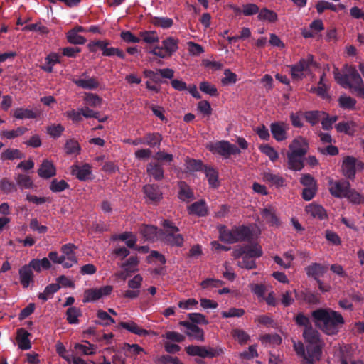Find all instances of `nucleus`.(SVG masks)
<instances>
[{"label": "nucleus", "mask_w": 364, "mask_h": 364, "mask_svg": "<svg viewBox=\"0 0 364 364\" xmlns=\"http://www.w3.org/2000/svg\"><path fill=\"white\" fill-rule=\"evenodd\" d=\"M75 175L82 181L90 178L91 174V167L88 164H85L80 167H77L74 170Z\"/></svg>", "instance_id": "c03bdc74"}, {"label": "nucleus", "mask_w": 364, "mask_h": 364, "mask_svg": "<svg viewBox=\"0 0 364 364\" xmlns=\"http://www.w3.org/2000/svg\"><path fill=\"white\" fill-rule=\"evenodd\" d=\"M245 256L251 258L259 257L262 255V251L261 247L258 245H245Z\"/></svg>", "instance_id": "49530a36"}, {"label": "nucleus", "mask_w": 364, "mask_h": 364, "mask_svg": "<svg viewBox=\"0 0 364 364\" xmlns=\"http://www.w3.org/2000/svg\"><path fill=\"white\" fill-rule=\"evenodd\" d=\"M289 148V152L304 156L308 151L309 144L304 138L299 136L294 139Z\"/></svg>", "instance_id": "ddd939ff"}, {"label": "nucleus", "mask_w": 364, "mask_h": 364, "mask_svg": "<svg viewBox=\"0 0 364 364\" xmlns=\"http://www.w3.org/2000/svg\"><path fill=\"white\" fill-rule=\"evenodd\" d=\"M357 159L350 156H346L342 163V173L344 176L353 179L356 173Z\"/></svg>", "instance_id": "f8f14e48"}, {"label": "nucleus", "mask_w": 364, "mask_h": 364, "mask_svg": "<svg viewBox=\"0 0 364 364\" xmlns=\"http://www.w3.org/2000/svg\"><path fill=\"white\" fill-rule=\"evenodd\" d=\"M355 123L353 121L341 122L336 125V129L338 132L353 135L355 133Z\"/></svg>", "instance_id": "2f4dec72"}, {"label": "nucleus", "mask_w": 364, "mask_h": 364, "mask_svg": "<svg viewBox=\"0 0 364 364\" xmlns=\"http://www.w3.org/2000/svg\"><path fill=\"white\" fill-rule=\"evenodd\" d=\"M188 210L190 214L196 215L200 217L205 216L208 213L206 203L203 200L193 203L188 207Z\"/></svg>", "instance_id": "a878e982"}, {"label": "nucleus", "mask_w": 364, "mask_h": 364, "mask_svg": "<svg viewBox=\"0 0 364 364\" xmlns=\"http://www.w3.org/2000/svg\"><path fill=\"white\" fill-rule=\"evenodd\" d=\"M144 192L146 198L151 202H156L161 198V192L159 187L155 185L144 186Z\"/></svg>", "instance_id": "393cba45"}, {"label": "nucleus", "mask_w": 364, "mask_h": 364, "mask_svg": "<svg viewBox=\"0 0 364 364\" xmlns=\"http://www.w3.org/2000/svg\"><path fill=\"white\" fill-rule=\"evenodd\" d=\"M27 131V128L21 127L15 130H2L0 132V136L7 139H13L23 135Z\"/></svg>", "instance_id": "4c0bfd02"}, {"label": "nucleus", "mask_w": 364, "mask_h": 364, "mask_svg": "<svg viewBox=\"0 0 364 364\" xmlns=\"http://www.w3.org/2000/svg\"><path fill=\"white\" fill-rule=\"evenodd\" d=\"M186 168L188 171H198L202 168V163L200 161L188 159L186 160Z\"/></svg>", "instance_id": "052dcab7"}, {"label": "nucleus", "mask_w": 364, "mask_h": 364, "mask_svg": "<svg viewBox=\"0 0 364 364\" xmlns=\"http://www.w3.org/2000/svg\"><path fill=\"white\" fill-rule=\"evenodd\" d=\"M109 43L105 41H97L90 42L87 47L90 52H96L97 48L102 51V54L105 56H113L114 48H108Z\"/></svg>", "instance_id": "4468645a"}, {"label": "nucleus", "mask_w": 364, "mask_h": 364, "mask_svg": "<svg viewBox=\"0 0 364 364\" xmlns=\"http://www.w3.org/2000/svg\"><path fill=\"white\" fill-rule=\"evenodd\" d=\"M245 314L242 309L231 308L228 311H223L221 315L223 318L241 317Z\"/></svg>", "instance_id": "69168bd1"}, {"label": "nucleus", "mask_w": 364, "mask_h": 364, "mask_svg": "<svg viewBox=\"0 0 364 364\" xmlns=\"http://www.w3.org/2000/svg\"><path fill=\"white\" fill-rule=\"evenodd\" d=\"M163 338L168 340L167 341H173L176 343L183 342L185 340V336L176 331H167L162 336Z\"/></svg>", "instance_id": "4d7b16f0"}, {"label": "nucleus", "mask_w": 364, "mask_h": 364, "mask_svg": "<svg viewBox=\"0 0 364 364\" xmlns=\"http://www.w3.org/2000/svg\"><path fill=\"white\" fill-rule=\"evenodd\" d=\"M56 173V169L53 164L48 161L44 160L38 170V174L43 178H49L54 176Z\"/></svg>", "instance_id": "6ab92c4d"}, {"label": "nucleus", "mask_w": 364, "mask_h": 364, "mask_svg": "<svg viewBox=\"0 0 364 364\" xmlns=\"http://www.w3.org/2000/svg\"><path fill=\"white\" fill-rule=\"evenodd\" d=\"M262 178L265 182L269 183L271 186H274L277 188L284 186L285 181L284 178L278 174L272 173L269 170L264 171L262 173Z\"/></svg>", "instance_id": "aec40b11"}, {"label": "nucleus", "mask_w": 364, "mask_h": 364, "mask_svg": "<svg viewBox=\"0 0 364 364\" xmlns=\"http://www.w3.org/2000/svg\"><path fill=\"white\" fill-rule=\"evenodd\" d=\"M314 65L313 55H308L306 58L301 59L298 63L291 66V77L295 80L302 79L310 73L311 68Z\"/></svg>", "instance_id": "0eeeda50"}, {"label": "nucleus", "mask_w": 364, "mask_h": 364, "mask_svg": "<svg viewBox=\"0 0 364 364\" xmlns=\"http://www.w3.org/2000/svg\"><path fill=\"white\" fill-rule=\"evenodd\" d=\"M294 348L297 355L304 359L306 364H315L316 361H318V360H313L311 363H309L308 357H310L311 354L307 350L306 352L305 351L304 345L301 342L294 343Z\"/></svg>", "instance_id": "79ce46f5"}, {"label": "nucleus", "mask_w": 364, "mask_h": 364, "mask_svg": "<svg viewBox=\"0 0 364 364\" xmlns=\"http://www.w3.org/2000/svg\"><path fill=\"white\" fill-rule=\"evenodd\" d=\"M306 211L308 214L314 218H317L320 220L324 219L326 217V213L324 208L316 203H311L306 207Z\"/></svg>", "instance_id": "bb28decb"}, {"label": "nucleus", "mask_w": 364, "mask_h": 364, "mask_svg": "<svg viewBox=\"0 0 364 364\" xmlns=\"http://www.w3.org/2000/svg\"><path fill=\"white\" fill-rule=\"evenodd\" d=\"M306 271L309 277H312L317 281L318 277L324 273V267L320 264L314 263L307 267Z\"/></svg>", "instance_id": "c9c22d12"}, {"label": "nucleus", "mask_w": 364, "mask_h": 364, "mask_svg": "<svg viewBox=\"0 0 364 364\" xmlns=\"http://www.w3.org/2000/svg\"><path fill=\"white\" fill-rule=\"evenodd\" d=\"M303 336L306 342V350L311 354L308 357L310 363L313 360H320L322 353L323 343L320 339L319 333L312 327L306 328Z\"/></svg>", "instance_id": "7ed1b4c3"}, {"label": "nucleus", "mask_w": 364, "mask_h": 364, "mask_svg": "<svg viewBox=\"0 0 364 364\" xmlns=\"http://www.w3.org/2000/svg\"><path fill=\"white\" fill-rule=\"evenodd\" d=\"M334 78L342 87L353 89L356 94L364 98L363 80L355 67L346 65L344 73L341 74L336 68L333 71Z\"/></svg>", "instance_id": "f03ea898"}, {"label": "nucleus", "mask_w": 364, "mask_h": 364, "mask_svg": "<svg viewBox=\"0 0 364 364\" xmlns=\"http://www.w3.org/2000/svg\"><path fill=\"white\" fill-rule=\"evenodd\" d=\"M225 77L221 80L223 85L235 84L237 82V75L235 73L231 72L229 69L224 71Z\"/></svg>", "instance_id": "e2e57ef3"}, {"label": "nucleus", "mask_w": 364, "mask_h": 364, "mask_svg": "<svg viewBox=\"0 0 364 364\" xmlns=\"http://www.w3.org/2000/svg\"><path fill=\"white\" fill-rule=\"evenodd\" d=\"M81 315V311L77 307H70L67 310V320L70 324L78 323V317Z\"/></svg>", "instance_id": "de8ad7c7"}, {"label": "nucleus", "mask_w": 364, "mask_h": 364, "mask_svg": "<svg viewBox=\"0 0 364 364\" xmlns=\"http://www.w3.org/2000/svg\"><path fill=\"white\" fill-rule=\"evenodd\" d=\"M21 284L23 288L29 287L33 282V273L32 269L26 264L20 268L18 271Z\"/></svg>", "instance_id": "a211bd4d"}, {"label": "nucleus", "mask_w": 364, "mask_h": 364, "mask_svg": "<svg viewBox=\"0 0 364 364\" xmlns=\"http://www.w3.org/2000/svg\"><path fill=\"white\" fill-rule=\"evenodd\" d=\"M338 103L340 107L343 109H353L356 104V100L351 97L341 95L338 98Z\"/></svg>", "instance_id": "a18cd8bd"}, {"label": "nucleus", "mask_w": 364, "mask_h": 364, "mask_svg": "<svg viewBox=\"0 0 364 364\" xmlns=\"http://www.w3.org/2000/svg\"><path fill=\"white\" fill-rule=\"evenodd\" d=\"M259 150L262 153L267 156L272 161H275L278 157V152L272 146L268 144H262L259 146Z\"/></svg>", "instance_id": "603ef678"}, {"label": "nucleus", "mask_w": 364, "mask_h": 364, "mask_svg": "<svg viewBox=\"0 0 364 364\" xmlns=\"http://www.w3.org/2000/svg\"><path fill=\"white\" fill-rule=\"evenodd\" d=\"M162 140V136L159 133L148 134L141 139L140 143L146 144L151 147L159 146Z\"/></svg>", "instance_id": "7c9ffc66"}, {"label": "nucleus", "mask_w": 364, "mask_h": 364, "mask_svg": "<svg viewBox=\"0 0 364 364\" xmlns=\"http://www.w3.org/2000/svg\"><path fill=\"white\" fill-rule=\"evenodd\" d=\"M178 40L173 37H168L162 41L163 47L168 56L171 55L178 50Z\"/></svg>", "instance_id": "58836bf2"}, {"label": "nucleus", "mask_w": 364, "mask_h": 364, "mask_svg": "<svg viewBox=\"0 0 364 364\" xmlns=\"http://www.w3.org/2000/svg\"><path fill=\"white\" fill-rule=\"evenodd\" d=\"M74 82L77 86L87 90L96 89L100 85L97 78L89 77L85 73H83L79 79L75 80Z\"/></svg>", "instance_id": "dca6fc26"}, {"label": "nucleus", "mask_w": 364, "mask_h": 364, "mask_svg": "<svg viewBox=\"0 0 364 364\" xmlns=\"http://www.w3.org/2000/svg\"><path fill=\"white\" fill-rule=\"evenodd\" d=\"M186 353L191 356H198L202 358H213L223 355L225 349L221 347L213 348L205 346L191 345L186 348Z\"/></svg>", "instance_id": "39448f33"}, {"label": "nucleus", "mask_w": 364, "mask_h": 364, "mask_svg": "<svg viewBox=\"0 0 364 364\" xmlns=\"http://www.w3.org/2000/svg\"><path fill=\"white\" fill-rule=\"evenodd\" d=\"M237 264L241 268L252 269L256 267L255 260L247 256H243L241 261H238Z\"/></svg>", "instance_id": "338daca9"}, {"label": "nucleus", "mask_w": 364, "mask_h": 364, "mask_svg": "<svg viewBox=\"0 0 364 364\" xmlns=\"http://www.w3.org/2000/svg\"><path fill=\"white\" fill-rule=\"evenodd\" d=\"M15 180L19 187L22 189H28L33 187V183L31 178L26 174H18Z\"/></svg>", "instance_id": "a19ab883"}, {"label": "nucleus", "mask_w": 364, "mask_h": 364, "mask_svg": "<svg viewBox=\"0 0 364 364\" xmlns=\"http://www.w3.org/2000/svg\"><path fill=\"white\" fill-rule=\"evenodd\" d=\"M112 287L109 285L104 286L99 289L92 288L85 291L83 302H90L97 300L103 296L111 294Z\"/></svg>", "instance_id": "9d476101"}, {"label": "nucleus", "mask_w": 364, "mask_h": 364, "mask_svg": "<svg viewBox=\"0 0 364 364\" xmlns=\"http://www.w3.org/2000/svg\"><path fill=\"white\" fill-rule=\"evenodd\" d=\"M63 131L64 127L61 124H52L47 127V133L54 138L59 137Z\"/></svg>", "instance_id": "0e129e2a"}, {"label": "nucleus", "mask_w": 364, "mask_h": 364, "mask_svg": "<svg viewBox=\"0 0 364 364\" xmlns=\"http://www.w3.org/2000/svg\"><path fill=\"white\" fill-rule=\"evenodd\" d=\"M188 50L191 55L198 56L204 52L203 48L197 43L193 42H188Z\"/></svg>", "instance_id": "774afa93"}, {"label": "nucleus", "mask_w": 364, "mask_h": 364, "mask_svg": "<svg viewBox=\"0 0 364 364\" xmlns=\"http://www.w3.org/2000/svg\"><path fill=\"white\" fill-rule=\"evenodd\" d=\"M324 114H326V113L323 112L308 111L304 113V116L309 123L311 125H315L319 122L321 117Z\"/></svg>", "instance_id": "37998d69"}, {"label": "nucleus", "mask_w": 364, "mask_h": 364, "mask_svg": "<svg viewBox=\"0 0 364 364\" xmlns=\"http://www.w3.org/2000/svg\"><path fill=\"white\" fill-rule=\"evenodd\" d=\"M84 101L87 105L94 107L100 106L102 102L101 98L93 93L86 94L84 97Z\"/></svg>", "instance_id": "6e6d98bb"}, {"label": "nucleus", "mask_w": 364, "mask_h": 364, "mask_svg": "<svg viewBox=\"0 0 364 364\" xmlns=\"http://www.w3.org/2000/svg\"><path fill=\"white\" fill-rule=\"evenodd\" d=\"M249 230L245 227H240L232 230H228L225 226L219 228L220 239L228 243H235L244 240L248 236Z\"/></svg>", "instance_id": "423d86ee"}, {"label": "nucleus", "mask_w": 364, "mask_h": 364, "mask_svg": "<svg viewBox=\"0 0 364 364\" xmlns=\"http://www.w3.org/2000/svg\"><path fill=\"white\" fill-rule=\"evenodd\" d=\"M330 193L338 198H346L350 189V184L345 180L333 181L330 180L328 182Z\"/></svg>", "instance_id": "1a4fd4ad"}, {"label": "nucleus", "mask_w": 364, "mask_h": 364, "mask_svg": "<svg viewBox=\"0 0 364 364\" xmlns=\"http://www.w3.org/2000/svg\"><path fill=\"white\" fill-rule=\"evenodd\" d=\"M24 157V154L17 149H6L0 154L1 161L21 159Z\"/></svg>", "instance_id": "c85d7f7f"}, {"label": "nucleus", "mask_w": 364, "mask_h": 364, "mask_svg": "<svg viewBox=\"0 0 364 364\" xmlns=\"http://www.w3.org/2000/svg\"><path fill=\"white\" fill-rule=\"evenodd\" d=\"M30 333L23 328L17 330L16 341L18 348L23 350H29L31 343L29 339Z\"/></svg>", "instance_id": "f3484780"}, {"label": "nucleus", "mask_w": 364, "mask_h": 364, "mask_svg": "<svg viewBox=\"0 0 364 364\" xmlns=\"http://www.w3.org/2000/svg\"><path fill=\"white\" fill-rule=\"evenodd\" d=\"M294 257L291 252H287L284 254L283 257L281 258L278 256L274 257V262L279 265L283 267L285 269L289 268L291 263L293 261Z\"/></svg>", "instance_id": "ea45409f"}, {"label": "nucleus", "mask_w": 364, "mask_h": 364, "mask_svg": "<svg viewBox=\"0 0 364 364\" xmlns=\"http://www.w3.org/2000/svg\"><path fill=\"white\" fill-rule=\"evenodd\" d=\"M178 197L183 201H188L193 198V194L189 187L185 183H180Z\"/></svg>", "instance_id": "864d4df0"}, {"label": "nucleus", "mask_w": 364, "mask_h": 364, "mask_svg": "<svg viewBox=\"0 0 364 364\" xmlns=\"http://www.w3.org/2000/svg\"><path fill=\"white\" fill-rule=\"evenodd\" d=\"M329 87L327 85L325 74H323L320 78L318 87H312L311 92H315L316 94L323 99L328 98V90Z\"/></svg>", "instance_id": "c756f323"}, {"label": "nucleus", "mask_w": 364, "mask_h": 364, "mask_svg": "<svg viewBox=\"0 0 364 364\" xmlns=\"http://www.w3.org/2000/svg\"><path fill=\"white\" fill-rule=\"evenodd\" d=\"M262 215L264 219L271 225L277 226L279 224V219L276 216L274 211L272 207H268L262 211Z\"/></svg>", "instance_id": "e433bc0d"}, {"label": "nucleus", "mask_w": 364, "mask_h": 364, "mask_svg": "<svg viewBox=\"0 0 364 364\" xmlns=\"http://www.w3.org/2000/svg\"><path fill=\"white\" fill-rule=\"evenodd\" d=\"M315 325L327 335H335L344 323L342 315L331 309H319L312 312Z\"/></svg>", "instance_id": "f257e3e1"}, {"label": "nucleus", "mask_w": 364, "mask_h": 364, "mask_svg": "<svg viewBox=\"0 0 364 364\" xmlns=\"http://www.w3.org/2000/svg\"><path fill=\"white\" fill-rule=\"evenodd\" d=\"M345 198H347L350 203L353 204L364 203V196L351 188Z\"/></svg>", "instance_id": "8fccbe9b"}, {"label": "nucleus", "mask_w": 364, "mask_h": 364, "mask_svg": "<svg viewBox=\"0 0 364 364\" xmlns=\"http://www.w3.org/2000/svg\"><path fill=\"white\" fill-rule=\"evenodd\" d=\"M120 326L128 331L139 336H146L149 334L148 331L142 328L133 321L122 322Z\"/></svg>", "instance_id": "cd10ccee"}, {"label": "nucleus", "mask_w": 364, "mask_h": 364, "mask_svg": "<svg viewBox=\"0 0 364 364\" xmlns=\"http://www.w3.org/2000/svg\"><path fill=\"white\" fill-rule=\"evenodd\" d=\"M59 289L60 285L58 284H50L45 288L43 292L38 294V297L43 301H47L52 298L54 293L57 292Z\"/></svg>", "instance_id": "473e14b6"}, {"label": "nucleus", "mask_w": 364, "mask_h": 364, "mask_svg": "<svg viewBox=\"0 0 364 364\" xmlns=\"http://www.w3.org/2000/svg\"><path fill=\"white\" fill-rule=\"evenodd\" d=\"M186 334L188 336L198 341L202 342L205 339L203 331L196 325H193L189 331H186Z\"/></svg>", "instance_id": "09e8293b"}, {"label": "nucleus", "mask_w": 364, "mask_h": 364, "mask_svg": "<svg viewBox=\"0 0 364 364\" xmlns=\"http://www.w3.org/2000/svg\"><path fill=\"white\" fill-rule=\"evenodd\" d=\"M38 115L36 111L24 107H18L13 112V116L18 119H35Z\"/></svg>", "instance_id": "b1692460"}, {"label": "nucleus", "mask_w": 364, "mask_h": 364, "mask_svg": "<svg viewBox=\"0 0 364 364\" xmlns=\"http://www.w3.org/2000/svg\"><path fill=\"white\" fill-rule=\"evenodd\" d=\"M153 23L162 28H168L172 26L173 20L167 17H156L153 20Z\"/></svg>", "instance_id": "bf43d9fd"}, {"label": "nucleus", "mask_w": 364, "mask_h": 364, "mask_svg": "<svg viewBox=\"0 0 364 364\" xmlns=\"http://www.w3.org/2000/svg\"><path fill=\"white\" fill-rule=\"evenodd\" d=\"M223 284V281H221L220 279H212V278L207 279L200 283V285L203 289L218 288V287H220V286H222Z\"/></svg>", "instance_id": "680f3d73"}, {"label": "nucleus", "mask_w": 364, "mask_h": 364, "mask_svg": "<svg viewBox=\"0 0 364 364\" xmlns=\"http://www.w3.org/2000/svg\"><path fill=\"white\" fill-rule=\"evenodd\" d=\"M162 225L164 228V231L159 235L160 240L171 246L181 247L184 239L183 235L179 233V229L168 220H164Z\"/></svg>", "instance_id": "20e7f679"}, {"label": "nucleus", "mask_w": 364, "mask_h": 364, "mask_svg": "<svg viewBox=\"0 0 364 364\" xmlns=\"http://www.w3.org/2000/svg\"><path fill=\"white\" fill-rule=\"evenodd\" d=\"M162 230H158L154 225H144L141 228V233L147 240H160V233Z\"/></svg>", "instance_id": "4be33fe9"}, {"label": "nucleus", "mask_w": 364, "mask_h": 364, "mask_svg": "<svg viewBox=\"0 0 364 364\" xmlns=\"http://www.w3.org/2000/svg\"><path fill=\"white\" fill-rule=\"evenodd\" d=\"M258 18L260 21H269L273 22L277 19V14L267 9H263L258 12Z\"/></svg>", "instance_id": "5fc2aeb1"}, {"label": "nucleus", "mask_w": 364, "mask_h": 364, "mask_svg": "<svg viewBox=\"0 0 364 364\" xmlns=\"http://www.w3.org/2000/svg\"><path fill=\"white\" fill-rule=\"evenodd\" d=\"M204 173L211 187L216 188L219 186L218 173L214 168L212 167H205Z\"/></svg>", "instance_id": "72a5a7b5"}, {"label": "nucleus", "mask_w": 364, "mask_h": 364, "mask_svg": "<svg viewBox=\"0 0 364 364\" xmlns=\"http://www.w3.org/2000/svg\"><path fill=\"white\" fill-rule=\"evenodd\" d=\"M146 171L150 176L156 181H160L164 178V168L159 163H149L147 165Z\"/></svg>", "instance_id": "5701e85b"}, {"label": "nucleus", "mask_w": 364, "mask_h": 364, "mask_svg": "<svg viewBox=\"0 0 364 364\" xmlns=\"http://www.w3.org/2000/svg\"><path fill=\"white\" fill-rule=\"evenodd\" d=\"M139 259L136 256L130 257L121 267L127 273H134L138 271Z\"/></svg>", "instance_id": "f704fd0d"}, {"label": "nucleus", "mask_w": 364, "mask_h": 364, "mask_svg": "<svg viewBox=\"0 0 364 364\" xmlns=\"http://www.w3.org/2000/svg\"><path fill=\"white\" fill-rule=\"evenodd\" d=\"M76 247L72 243H68L62 246V258L64 260L63 267L70 268L77 264V259L74 252Z\"/></svg>", "instance_id": "9b49d317"}, {"label": "nucleus", "mask_w": 364, "mask_h": 364, "mask_svg": "<svg viewBox=\"0 0 364 364\" xmlns=\"http://www.w3.org/2000/svg\"><path fill=\"white\" fill-rule=\"evenodd\" d=\"M0 188L6 194L16 190L15 184L7 178H4L0 181Z\"/></svg>", "instance_id": "13d9d810"}, {"label": "nucleus", "mask_w": 364, "mask_h": 364, "mask_svg": "<svg viewBox=\"0 0 364 364\" xmlns=\"http://www.w3.org/2000/svg\"><path fill=\"white\" fill-rule=\"evenodd\" d=\"M67 39L69 43L75 45H82L86 42V39L83 36L73 30L68 32Z\"/></svg>", "instance_id": "3c124183"}, {"label": "nucleus", "mask_w": 364, "mask_h": 364, "mask_svg": "<svg viewBox=\"0 0 364 364\" xmlns=\"http://www.w3.org/2000/svg\"><path fill=\"white\" fill-rule=\"evenodd\" d=\"M287 127L284 122H275L271 124V132L277 141H283L287 138Z\"/></svg>", "instance_id": "412c9836"}, {"label": "nucleus", "mask_w": 364, "mask_h": 364, "mask_svg": "<svg viewBox=\"0 0 364 364\" xmlns=\"http://www.w3.org/2000/svg\"><path fill=\"white\" fill-rule=\"evenodd\" d=\"M207 148L214 154H218L227 159L230 155L239 154L240 149L234 144L228 141H220L215 143H210Z\"/></svg>", "instance_id": "6e6552de"}, {"label": "nucleus", "mask_w": 364, "mask_h": 364, "mask_svg": "<svg viewBox=\"0 0 364 364\" xmlns=\"http://www.w3.org/2000/svg\"><path fill=\"white\" fill-rule=\"evenodd\" d=\"M288 168L293 171H301L304 167L303 155L288 152L287 154Z\"/></svg>", "instance_id": "2eb2a0df"}]
</instances>
